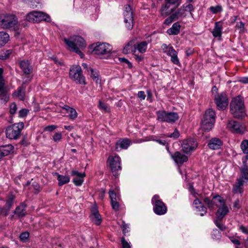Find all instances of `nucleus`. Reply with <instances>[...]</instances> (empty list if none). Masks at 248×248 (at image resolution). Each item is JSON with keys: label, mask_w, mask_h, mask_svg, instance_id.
Wrapping results in <instances>:
<instances>
[{"label": "nucleus", "mask_w": 248, "mask_h": 248, "mask_svg": "<svg viewBox=\"0 0 248 248\" xmlns=\"http://www.w3.org/2000/svg\"><path fill=\"white\" fill-rule=\"evenodd\" d=\"M64 41L72 51L78 54L81 58L84 57L81 50L86 47V44L82 37L78 35L74 36L69 38H64Z\"/></svg>", "instance_id": "f257e3e1"}, {"label": "nucleus", "mask_w": 248, "mask_h": 248, "mask_svg": "<svg viewBox=\"0 0 248 248\" xmlns=\"http://www.w3.org/2000/svg\"><path fill=\"white\" fill-rule=\"evenodd\" d=\"M18 19L13 14H6L0 15V28L17 31Z\"/></svg>", "instance_id": "f03ea898"}, {"label": "nucleus", "mask_w": 248, "mask_h": 248, "mask_svg": "<svg viewBox=\"0 0 248 248\" xmlns=\"http://www.w3.org/2000/svg\"><path fill=\"white\" fill-rule=\"evenodd\" d=\"M244 108L243 98L240 96L234 98L230 103V111L236 118L242 119L245 117Z\"/></svg>", "instance_id": "7ed1b4c3"}, {"label": "nucleus", "mask_w": 248, "mask_h": 248, "mask_svg": "<svg viewBox=\"0 0 248 248\" xmlns=\"http://www.w3.org/2000/svg\"><path fill=\"white\" fill-rule=\"evenodd\" d=\"M216 113L212 109L207 110L203 116L201 124V128L204 131L211 130L214 126L215 122Z\"/></svg>", "instance_id": "20e7f679"}, {"label": "nucleus", "mask_w": 248, "mask_h": 248, "mask_svg": "<svg viewBox=\"0 0 248 248\" xmlns=\"http://www.w3.org/2000/svg\"><path fill=\"white\" fill-rule=\"evenodd\" d=\"M24 126L23 122L15 123L8 126L5 131L6 137L10 140L18 139Z\"/></svg>", "instance_id": "39448f33"}, {"label": "nucleus", "mask_w": 248, "mask_h": 248, "mask_svg": "<svg viewBox=\"0 0 248 248\" xmlns=\"http://www.w3.org/2000/svg\"><path fill=\"white\" fill-rule=\"evenodd\" d=\"M194 6L190 3H185L177 10H175L172 14L176 20L180 19H183L187 16V12H189L190 16L193 18V12L194 11Z\"/></svg>", "instance_id": "423d86ee"}, {"label": "nucleus", "mask_w": 248, "mask_h": 248, "mask_svg": "<svg viewBox=\"0 0 248 248\" xmlns=\"http://www.w3.org/2000/svg\"><path fill=\"white\" fill-rule=\"evenodd\" d=\"M70 78L79 84L86 85L85 78L82 75L81 67L78 65H73L69 69Z\"/></svg>", "instance_id": "0eeeda50"}, {"label": "nucleus", "mask_w": 248, "mask_h": 248, "mask_svg": "<svg viewBox=\"0 0 248 248\" xmlns=\"http://www.w3.org/2000/svg\"><path fill=\"white\" fill-rule=\"evenodd\" d=\"M157 120L161 122L173 124L179 119V115L175 112H167L165 110H159L156 113Z\"/></svg>", "instance_id": "6e6552de"}, {"label": "nucleus", "mask_w": 248, "mask_h": 248, "mask_svg": "<svg viewBox=\"0 0 248 248\" xmlns=\"http://www.w3.org/2000/svg\"><path fill=\"white\" fill-rule=\"evenodd\" d=\"M90 48L93 49L92 53L98 55L109 54L112 49V46L109 44L100 42L92 44L90 46Z\"/></svg>", "instance_id": "1a4fd4ad"}, {"label": "nucleus", "mask_w": 248, "mask_h": 248, "mask_svg": "<svg viewBox=\"0 0 248 248\" xmlns=\"http://www.w3.org/2000/svg\"><path fill=\"white\" fill-rule=\"evenodd\" d=\"M152 203L153 205V211L157 215H163L167 212V207L160 199L159 196L155 195L152 199Z\"/></svg>", "instance_id": "9d476101"}, {"label": "nucleus", "mask_w": 248, "mask_h": 248, "mask_svg": "<svg viewBox=\"0 0 248 248\" xmlns=\"http://www.w3.org/2000/svg\"><path fill=\"white\" fill-rule=\"evenodd\" d=\"M121 158L118 155L110 156L108 158V162L113 175L117 177L119 175V172L122 170L121 166Z\"/></svg>", "instance_id": "9b49d317"}, {"label": "nucleus", "mask_w": 248, "mask_h": 248, "mask_svg": "<svg viewBox=\"0 0 248 248\" xmlns=\"http://www.w3.org/2000/svg\"><path fill=\"white\" fill-rule=\"evenodd\" d=\"M214 101L219 110H225L229 104V100L226 93L223 92L220 93L219 94L215 95L214 96Z\"/></svg>", "instance_id": "f8f14e48"}, {"label": "nucleus", "mask_w": 248, "mask_h": 248, "mask_svg": "<svg viewBox=\"0 0 248 248\" xmlns=\"http://www.w3.org/2000/svg\"><path fill=\"white\" fill-rule=\"evenodd\" d=\"M161 48L163 53L170 57L171 62L174 64L179 65L180 61L178 58V53L171 46H168L166 44H163Z\"/></svg>", "instance_id": "ddd939ff"}, {"label": "nucleus", "mask_w": 248, "mask_h": 248, "mask_svg": "<svg viewBox=\"0 0 248 248\" xmlns=\"http://www.w3.org/2000/svg\"><path fill=\"white\" fill-rule=\"evenodd\" d=\"M227 127L232 133L241 135L244 134L247 130L244 124L234 120H231L228 122Z\"/></svg>", "instance_id": "4468645a"}, {"label": "nucleus", "mask_w": 248, "mask_h": 248, "mask_svg": "<svg viewBox=\"0 0 248 248\" xmlns=\"http://www.w3.org/2000/svg\"><path fill=\"white\" fill-rule=\"evenodd\" d=\"M124 22L126 28L128 30H131L133 28V15L131 7L129 5L124 6Z\"/></svg>", "instance_id": "2eb2a0df"}, {"label": "nucleus", "mask_w": 248, "mask_h": 248, "mask_svg": "<svg viewBox=\"0 0 248 248\" xmlns=\"http://www.w3.org/2000/svg\"><path fill=\"white\" fill-rule=\"evenodd\" d=\"M197 146L198 143L193 139L185 140L182 144L183 152L189 155L197 148Z\"/></svg>", "instance_id": "dca6fc26"}, {"label": "nucleus", "mask_w": 248, "mask_h": 248, "mask_svg": "<svg viewBox=\"0 0 248 248\" xmlns=\"http://www.w3.org/2000/svg\"><path fill=\"white\" fill-rule=\"evenodd\" d=\"M132 144L131 140L128 138H121L115 143V150L120 152L127 149Z\"/></svg>", "instance_id": "f3484780"}, {"label": "nucleus", "mask_w": 248, "mask_h": 248, "mask_svg": "<svg viewBox=\"0 0 248 248\" xmlns=\"http://www.w3.org/2000/svg\"><path fill=\"white\" fill-rule=\"evenodd\" d=\"M176 8V7L173 6L164 2L161 5L159 12L161 16L165 17L172 14Z\"/></svg>", "instance_id": "a211bd4d"}, {"label": "nucleus", "mask_w": 248, "mask_h": 248, "mask_svg": "<svg viewBox=\"0 0 248 248\" xmlns=\"http://www.w3.org/2000/svg\"><path fill=\"white\" fill-rule=\"evenodd\" d=\"M193 205H194L196 212H199L201 216H204L206 214L207 208L197 197H196V199L194 200Z\"/></svg>", "instance_id": "6ab92c4d"}, {"label": "nucleus", "mask_w": 248, "mask_h": 248, "mask_svg": "<svg viewBox=\"0 0 248 248\" xmlns=\"http://www.w3.org/2000/svg\"><path fill=\"white\" fill-rule=\"evenodd\" d=\"M170 155L171 158L177 164L181 165L188 160V157L179 151H176L173 154H170Z\"/></svg>", "instance_id": "aec40b11"}, {"label": "nucleus", "mask_w": 248, "mask_h": 248, "mask_svg": "<svg viewBox=\"0 0 248 248\" xmlns=\"http://www.w3.org/2000/svg\"><path fill=\"white\" fill-rule=\"evenodd\" d=\"M223 145V141L219 138H213L208 142L207 146L211 150H218Z\"/></svg>", "instance_id": "412c9836"}, {"label": "nucleus", "mask_w": 248, "mask_h": 248, "mask_svg": "<svg viewBox=\"0 0 248 248\" xmlns=\"http://www.w3.org/2000/svg\"><path fill=\"white\" fill-rule=\"evenodd\" d=\"M34 15L35 22H40L41 21H45L47 22L51 21L50 16L42 12L33 11Z\"/></svg>", "instance_id": "4be33fe9"}, {"label": "nucleus", "mask_w": 248, "mask_h": 248, "mask_svg": "<svg viewBox=\"0 0 248 248\" xmlns=\"http://www.w3.org/2000/svg\"><path fill=\"white\" fill-rule=\"evenodd\" d=\"M27 204L25 202L21 203L14 211V213L19 218L24 217L27 215Z\"/></svg>", "instance_id": "5701e85b"}, {"label": "nucleus", "mask_w": 248, "mask_h": 248, "mask_svg": "<svg viewBox=\"0 0 248 248\" xmlns=\"http://www.w3.org/2000/svg\"><path fill=\"white\" fill-rule=\"evenodd\" d=\"M246 182L243 178H238L236 182L233 185L232 191L234 193H240L243 192V187L244 183Z\"/></svg>", "instance_id": "b1692460"}, {"label": "nucleus", "mask_w": 248, "mask_h": 248, "mask_svg": "<svg viewBox=\"0 0 248 248\" xmlns=\"http://www.w3.org/2000/svg\"><path fill=\"white\" fill-rule=\"evenodd\" d=\"M216 212L217 218L218 220H222L229 212V210L226 204L218 207Z\"/></svg>", "instance_id": "393cba45"}, {"label": "nucleus", "mask_w": 248, "mask_h": 248, "mask_svg": "<svg viewBox=\"0 0 248 248\" xmlns=\"http://www.w3.org/2000/svg\"><path fill=\"white\" fill-rule=\"evenodd\" d=\"M15 199V196L14 195L11 194L9 196H8L7 199L6 201V208H4V211L3 212V216L6 217L8 215L9 211L13 205Z\"/></svg>", "instance_id": "a878e982"}, {"label": "nucleus", "mask_w": 248, "mask_h": 248, "mask_svg": "<svg viewBox=\"0 0 248 248\" xmlns=\"http://www.w3.org/2000/svg\"><path fill=\"white\" fill-rule=\"evenodd\" d=\"M62 109L65 110L67 113H69L68 117L72 120H75L78 117V113L76 110L67 105L60 106Z\"/></svg>", "instance_id": "bb28decb"}, {"label": "nucleus", "mask_w": 248, "mask_h": 248, "mask_svg": "<svg viewBox=\"0 0 248 248\" xmlns=\"http://www.w3.org/2000/svg\"><path fill=\"white\" fill-rule=\"evenodd\" d=\"M14 149V146L10 144L0 147V157L2 159L4 156L8 155L13 152Z\"/></svg>", "instance_id": "cd10ccee"}, {"label": "nucleus", "mask_w": 248, "mask_h": 248, "mask_svg": "<svg viewBox=\"0 0 248 248\" xmlns=\"http://www.w3.org/2000/svg\"><path fill=\"white\" fill-rule=\"evenodd\" d=\"M240 169L242 174L241 178L245 180L246 183L248 182V165L246 159H242V165Z\"/></svg>", "instance_id": "c85d7f7f"}, {"label": "nucleus", "mask_w": 248, "mask_h": 248, "mask_svg": "<svg viewBox=\"0 0 248 248\" xmlns=\"http://www.w3.org/2000/svg\"><path fill=\"white\" fill-rule=\"evenodd\" d=\"M20 67L24 74L29 75L32 71V67L28 61H22L19 63Z\"/></svg>", "instance_id": "c756f323"}, {"label": "nucleus", "mask_w": 248, "mask_h": 248, "mask_svg": "<svg viewBox=\"0 0 248 248\" xmlns=\"http://www.w3.org/2000/svg\"><path fill=\"white\" fill-rule=\"evenodd\" d=\"M181 25L178 22L173 24L172 27L167 31V33L170 35H177L180 33Z\"/></svg>", "instance_id": "7c9ffc66"}, {"label": "nucleus", "mask_w": 248, "mask_h": 248, "mask_svg": "<svg viewBox=\"0 0 248 248\" xmlns=\"http://www.w3.org/2000/svg\"><path fill=\"white\" fill-rule=\"evenodd\" d=\"M54 175L57 177V180L58 181V185L62 186V185L67 184L69 182L70 178L68 175H62L59 174L58 172H55Z\"/></svg>", "instance_id": "2f4dec72"}, {"label": "nucleus", "mask_w": 248, "mask_h": 248, "mask_svg": "<svg viewBox=\"0 0 248 248\" xmlns=\"http://www.w3.org/2000/svg\"><path fill=\"white\" fill-rule=\"evenodd\" d=\"M222 26L219 22H216L214 28L212 32L215 37H221L222 34Z\"/></svg>", "instance_id": "473e14b6"}, {"label": "nucleus", "mask_w": 248, "mask_h": 248, "mask_svg": "<svg viewBox=\"0 0 248 248\" xmlns=\"http://www.w3.org/2000/svg\"><path fill=\"white\" fill-rule=\"evenodd\" d=\"M213 208L214 206L219 207L225 204V201L220 196L217 195L213 197Z\"/></svg>", "instance_id": "72a5a7b5"}, {"label": "nucleus", "mask_w": 248, "mask_h": 248, "mask_svg": "<svg viewBox=\"0 0 248 248\" xmlns=\"http://www.w3.org/2000/svg\"><path fill=\"white\" fill-rule=\"evenodd\" d=\"M9 34L4 31H0V48L4 46L9 41Z\"/></svg>", "instance_id": "f704fd0d"}, {"label": "nucleus", "mask_w": 248, "mask_h": 248, "mask_svg": "<svg viewBox=\"0 0 248 248\" xmlns=\"http://www.w3.org/2000/svg\"><path fill=\"white\" fill-rule=\"evenodd\" d=\"M24 91L25 89L23 86H20L14 92L13 95L18 97L21 100H23L24 99L25 95Z\"/></svg>", "instance_id": "c9c22d12"}, {"label": "nucleus", "mask_w": 248, "mask_h": 248, "mask_svg": "<svg viewBox=\"0 0 248 248\" xmlns=\"http://www.w3.org/2000/svg\"><path fill=\"white\" fill-rule=\"evenodd\" d=\"M3 69L0 68V93H3L5 89V80L3 76Z\"/></svg>", "instance_id": "e433bc0d"}, {"label": "nucleus", "mask_w": 248, "mask_h": 248, "mask_svg": "<svg viewBox=\"0 0 248 248\" xmlns=\"http://www.w3.org/2000/svg\"><path fill=\"white\" fill-rule=\"evenodd\" d=\"M147 44L146 41H142L137 45V49L140 52L143 53L146 51Z\"/></svg>", "instance_id": "4c0bfd02"}, {"label": "nucleus", "mask_w": 248, "mask_h": 248, "mask_svg": "<svg viewBox=\"0 0 248 248\" xmlns=\"http://www.w3.org/2000/svg\"><path fill=\"white\" fill-rule=\"evenodd\" d=\"M90 217L92 222L97 226L100 225L102 223V217L100 214L93 216H91Z\"/></svg>", "instance_id": "58836bf2"}, {"label": "nucleus", "mask_w": 248, "mask_h": 248, "mask_svg": "<svg viewBox=\"0 0 248 248\" xmlns=\"http://www.w3.org/2000/svg\"><path fill=\"white\" fill-rule=\"evenodd\" d=\"M208 10L213 14H216L223 11L222 7L220 5L211 6L209 8Z\"/></svg>", "instance_id": "ea45409f"}, {"label": "nucleus", "mask_w": 248, "mask_h": 248, "mask_svg": "<svg viewBox=\"0 0 248 248\" xmlns=\"http://www.w3.org/2000/svg\"><path fill=\"white\" fill-rule=\"evenodd\" d=\"M240 148L244 154L248 155V140H244L242 141Z\"/></svg>", "instance_id": "a19ab883"}, {"label": "nucleus", "mask_w": 248, "mask_h": 248, "mask_svg": "<svg viewBox=\"0 0 248 248\" xmlns=\"http://www.w3.org/2000/svg\"><path fill=\"white\" fill-rule=\"evenodd\" d=\"M30 233L28 232H22L19 236V240L20 241L26 243L27 242L29 238Z\"/></svg>", "instance_id": "79ce46f5"}, {"label": "nucleus", "mask_w": 248, "mask_h": 248, "mask_svg": "<svg viewBox=\"0 0 248 248\" xmlns=\"http://www.w3.org/2000/svg\"><path fill=\"white\" fill-rule=\"evenodd\" d=\"M12 52V50L11 49H8L5 51H1L0 53V59L1 60H6L9 58Z\"/></svg>", "instance_id": "37998d69"}, {"label": "nucleus", "mask_w": 248, "mask_h": 248, "mask_svg": "<svg viewBox=\"0 0 248 248\" xmlns=\"http://www.w3.org/2000/svg\"><path fill=\"white\" fill-rule=\"evenodd\" d=\"M164 2L177 8L181 3V0H164Z\"/></svg>", "instance_id": "c03bdc74"}, {"label": "nucleus", "mask_w": 248, "mask_h": 248, "mask_svg": "<svg viewBox=\"0 0 248 248\" xmlns=\"http://www.w3.org/2000/svg\"><path fill=\"white\" fill-rule=\"evenodd\" d=\"M89 69L91 71V76L92 78L93 79V80H95L96 83H98V80H99L98 72L97 71H94L92 68H90Z\"/></svg>", "instance_id": "a18cd8bd"}, {"label": "nucleus", "mask_w": 248, "mask_h": 248, "mask_svg": "<svg viewBox=\"0 0 248 248\" xmlns=\"http://www.w3.org/2000/svg\"><path fill=\"white\" fill-rule=\"evenodd\" d=\"M211 235L213 239L217 240L220 239L221 237V232L217 229L213 230Z\"/></svg>", "instance_id": "49530a36"}, {"label": "nucleus", "mask_w": 248, "mask_h": 248, "mask_svg": "<svg viewBox=\"0 0 248 248\" xmlns=\"http://www.w3.org/2000/svg\"><path fill=\"white\" fill-rule=\"evenodd\" d=\"M180 136V133L179 131L177 128H175L174 132L170 134H166V136L167 137L173 138V139H177L179 138Z\"/></svg>", "instance_id": "de8ad7c7"}, {"label": "nucleus", "mask_w": 248, "mask_h": 248, "mask_svg": "<svg viewBox=\"0 0 248 248\" xmlns=\"http://www.w3.org/2000/svg\"><path fill=\"white\" fill-rule=\"evenodd\" d=\"M222 220H218L217 218V219H216L214 221V223L216 224V225L221 230V231H225L226 229V226L223 225V224L221 223V221Z\"/></svg>", "instance_id": "09e8293b"}, {"label": "nucleus", "mask_w": 248, "mask_h": 248, "mask_svg": "<svg viewBox=\"0 0 248 248\" xmlns=\"http://www.w3.org/2000/svg\"><path fill=\"white\" fill-rule=\"evenodd\" d=\"M203 202L210 210L213 209V199L211 200L209 197H206L203 199Z\"/></svg>", "instance_id": "8fccbe9b"}, {"label": "nucleus", "mask_w": 248, "mask_h": 248, "mask_svg": "<svg viewBox=\"0 0 248 248\" xmlns=\"http://www.w3.org/2000/svg\"><path fill=\"white\" fill-rule=\"evenodd\" d=\"M83 178L84 177L74 178L73 179V182L76 186H80L84 181Z\"/></svg>", "instance_id": "3c124183"}, {"label": "nucleus", "mask_w": 248, "mask_h": 248, "mask_svg": "<svg viewBox=\"0 0 248 248\" xmlns=\"http://www.w3.org/2000/svg\"><path fill=\"white\" fill-rule=\"evenodd\" d=\"M176 19L171 14L168 17H167L164 21V24L166 25H170L173 21H175Z\"/></svg>", "instance_id": "603ef678"}, {"label": "nucleus", "mask_w": 248, "mask_h": 248, "mask_svg": "<svg viewBox=\"0 0 248 248\" xmlns=\"http://www.w3.org/2000/svg\"><path fill=\"white\" fill-rule=\"evenodd\" d=\"M26 19L30 22H35L34 15L33 14V11H32L27 14V15L26 16Z\"/></svg>", "instance_id": "864d4df0"}, {"label": "nucleus", "mask_w": 248, "mask_h": 248, "mask_svg": "<svg viewBox=\"0 0 248 248\" xmlns=\"http://www.w3.org/2000/svg\"><path fill=\"white\" fill-rule=\"evenodd\" d=\"M99 108L100 109L102 110H104L106 111H109V108H108V106L107 104L104 103L101 101H99Z\"/></svg>", "instance_id": "5fc2aeb1"}, {"label": "nucleus", "mask_w": 248, "mask_h": 248, "mask_svg": "<svg viewBox=\"0 0 248 248\" xmlns=\"http://www.w3.org/2000/svg\"><path fill=\"white\" fill-rule=\"evenodd\" d=\"M71 175L74 176L78 177H84L85 176V173H80L78 171L73 170L71 171Z\"/></svg>", "instance_id": "6e6d98bb"}, {"label": "nucleus", "mask_w": 248, "mask_h": 248, "mask_svg": "<svg viewBox=\"0 0 248 248\" xmlns=\"http://www.w3.org/2000/svg\"><path fill=\"white\" fill-rule=\"evenodd\" d=\"M121 244L123 248H131V245L127 241H126L124 237H122L121 239Z\"/></svg>", "instance_id": "4d7b16f0"}, {"label": "nucleus", "mask_w": 248, "mask_h": 248, "mask_svg": "<svg viewBox=\"0 0 248 248\" xmlns=\"http://www.w3.org/2000/svg\"><path fill=\"white\" fill-rule=\"evenodd\" d=\"M29 110L26 108H22L19 111V117L21 118H23L26 116L29 113Z\"/></svg>", "instance_id": "13d9d810"}, {"label": "nucleus", "mask_w": 248, "mask_h": 248, "mask_svg": "<svg viewBox=\"0 0 248 248\" xmlns=\"http://www.w3.org/2000/svg\"><path fill=\"white\" fill-rule=\"evenodd\" d=\"M111 204L112 206V209L115 211H118L119 209V204L118 202L116 200L111 201Z\"/></svg>", "instance_id": "bf43d9fd"}, {"label": "nucleus", "mask_w": 248, "mask_h": 248, "mask_svg": "<svg viewBox=\"0 0 248 248\" xmlns=\"http://www.w3.org/2000/svg\"><path fill=\"white\" fill-rule=\"evenodd\" d=\"M17 107L15 102L12 103L10 106V113L11 114H15L16 111Z\"/></svg>", "instance_id": "052dcab7"}, {"label": "nucleus", "mask_w": 248, "mask_h": 248, "mask_svg": "<svg viewBox=\"0 0 248 248\" xmlns=\"http://www.w3.org/2000/svg\"><path fill=\"white\" fill-rule=\"evenodd\" d=\"M57 126L56 125H50L44 128V131L52 132L56 129Z\"/></svg>", "instance_id": "680f3d73"}, {"label": "nucleus", "mask_w": 248, "mask_h": 248, "mask_svg": "<svg viewBox=\"0 0 248 248\" xmlns=\"http://www.w3.org/2000/svg\"><path fill=\"white\" fill-rule=\"evenodd\" d=\"M119 60L120 62H124L127 64V66L129 68H131L132 67V64L131 62H130L127 59L124 58H119Z\"/></svg>", "instance_id": "e2e57ef3"}, {"label": "nucleus", "mask_w": 248, "mask_h": 248, "mask_svg": "<svg viewBox=\"0 0 248 248\" xmlns=\"http://www.w3.org/2000/svg\"><path fill=\"white\" fill-rule=\"evenodd\" d=\"M62 138V135L60 132L56 133L53 136V140L55 142L59 141Z\"/></svg>", "instance_id": "0e129e2a"}, {"label": "nucleus", "mask_w": 248, "mask_h": 248, "mask_svg": "<svg viewBox=\"0 0 248 248\" xmlns=\"http://www.w3.org/2000/svg\"><path fill=\"white\" fill-rule=\"evenodd\" d=\"M23 2L27 3L31 8H34L36 7L34 0H22Z\"/></svg>", "instance_id": "69168bd1"}, {"label": "nucleus", "mask_w": 248, "mask_h": 248, "mask_svg": "<svg viewBox=\"0 0 248 248\" xmlns=\"http://www.w3.org/2000/svg\"><path fill=\"white\" fill-rule=\"evenodd\" d=\"M132 48V45L129 43H128L124 48L123 52L125 54H128L130 51V49Z\"/></svg>", "instance_id": "338daca9"}, {"label": "nucleus", "mask_w": 248, "mask_h": 248, "mask_svg": "<svg viewBox=\"0 0 248 248\" xmlns=\"http://www.w3.org/2000/svg\"><path fill=\"white\" fill-rule=\"evenodd\" d=\"M129 226L128 224H124L123 225V233L124 235H126L129 232Z\"/></svg>", "instance_id": "774afa93"}]
</instances>
